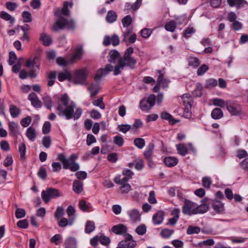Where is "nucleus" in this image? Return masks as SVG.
Segmentation results:
<instances>
[{"label":"nucleus","mask_w":248,"mask_h":248,"mask_svg":"<svg viewBox=\"0 0 248 248\" xmlns=\"http://www.w3.org/2000/svg\"><path fill=\"white\" fill-rule=\"evenodd\" d=\"M9 111L11 116L13 118L17 117L21 112L20 109L14 105H11L10 106Z\"/></svg>","instance_id":"31"},{"label":"nucleus","mask_w":248,"mask_h":248,"mask_svg":"<svg viewBox=\"0 0 248 248\" xmlns=\"http://www.w3.org/2000/svg\"><path fill=\"white\" fill-rule=\"evenodd\" d=\"M227 1L230 6H235L237 9L244 7L248 4L245 0H227Z\"/></svg>","instance_id":"14"},{"label":"nucleus","mask_w":248,"mask_h":248,"mask_svg":"<svg viewBox=\"0 0 248 248\" xmlns=\"http://www.w3.org/2000/svg\"><path fill=\"white\" fill-rule=\"evenodd\" d=\"M164 214L162 211H158L153 217V221L155 224H159L162 223L164 219Z\"/></svg>","instance_id":"20"},{"label":"nucleus","mask_w":248,"mask_h":248,"mask_svg":"<svg viewBox=\"0 0 248 248\" xmlns=\"http://www.w3.org/2000/svg\"><path fill=\"white\" fill-rule=\"evenodd\" d=\"M178 162V159L174 157L168 156L164 159V163L169 167H172L176 165Z\"/></svg>","instance_id":"18"},{"label":"nucleus","mask_w":248,"mask_h":248,"mask_svg":"<svg viewBox=\"0 0 248 248\" xmlns=\"http://www.w3.org/2000/svg\"><path fill=\"white\" fill-rule=\"evenodd\" d=\"M212 207L217 213H220L224 210L223 204L219 201H214L212 203Z\"/></svg>","instance_id":"28"},{"label":"nucleus","mask_w":248,"mask_h":248,"mask_svg":"<svg viewBox=\"0 0 248 248\" xmlns=\"http://www.w3.org/2000/svg\"><path fill=\"white\" fill-rule=\"evenodd\" d=\"M211 116L214 119H219L223 117V112L220 108H215L211 112Z\"/></svg>","instance_id":"35"},{"label":"nucleus","mask_w":248,"mask_h":248,"mask_svg":"<svg viewBox=\"0 0 248 248\" xmlns=\"http://www.w3.org/2000/svg\"><path fill=\"white\" fill-rule=\"evenodd\" d=\"M117 15L116 13L110 10L108 12L106 16V20L108 23H113L116 20Z\"/></svg>","instance_id":"32"},{"label":"nucleus","mask_w":248,"mask_h":248,"mask_svg":"<svg viewBox=\"0 0 248 248\" xmlns=\"http://www.w3.org/2000/svg\"><path fill=\"white\" fill-rule=\"evenodd\" d=\"M31 121V117L30 116H27L26 118H24L21 120L20 123L23 127H26L30 125Z\"/></svg>","instance_id":"58"},{"label":"nucleus","mask_w":248,"mask_h":248,"mask_svg":"<svg viewBox=\"0 0 248 248\" xmlns=\"http://www.w3.org/2000/svg\"><path fill=\"white\" fill-rule=\"evenodd\" d=\"M95 229L94 223L92 221H87L85 228V232L87 233H90Z\"/></svg>","instance_id":"40"},{"label":"nucleus","mask_w":248,"mask_h":248,"mask_svg":"<svg viewBox=\"0 0 248 248\" xmlns=\"http://www.w3.org/2000/svg\"><path fill=\"white\" fill-rule=\"evenodd\" d=\"M226 108L232 115H240L242 110L240 105L234 102H232L230 100H229V103H228Z\"/></svg>","instance_id":"8"},{"label":"nucleus","mask_w":248,"mask_h":248,"mask_svg":"<svg viewBox=\"0 0 248 248\" xmlns=\"http://www.w3.org/2000/svg\"><path fill=\"white\" fill-rule=\"evenodd\" d=\"M88 75V71L86 68L76 70L72 78L73 82L76 84H85Z\"/></svg>","instance_id":"4"},{"label":"nucleus","mask_w":248,"mask_h":248,"mask_svg":"<svg viewBox=\"0 0 248 248\" xmlns=\"http://www.w3.org/2000/svg\"><path fill=\"white\" fill-rule=\"evenodd\" d=\"M79 206L80 209L84 212L88 211L89 209V206L87 204L86 202L82 200L79 201Z\"/></svg>","instance_id":"55"},{"label":"nucleus","mask_w":248,"mask_h":248,"mask_svg":"<svg viewBox=\"0 0 248 248\" xmlns=\"http://www.w3.org/2000/svg\"><path fill=\"white\" fill-rule=\"evenodd\" d=\"M146 231V226L144 224L138 226L136 229V232L139 235H143L145 233Z\"/></svg>","instance_id":"61"},{"label":"nucleus","mask_w":248,"mask_h":248,"mask_svg":"<svg viewBox=\"0 0 248 248\" xmlns=\"http://www.w3.org/2000/svg\"><path fill=\"white\" fill-rule=\"evenodd\" d=\"M176 28V25L175 21L171 20L166 24L165 25V29L169 31L173 32Z\"/></svg>","instance_id":"42"},{"label":"nucleus","mask_w":248,"mask_h":248,"mask_svg":"<svg viewBox=\"0 0 248 248\" xmlns=\"http://www.w3.org/2000/svg\"><path fill=\"white\" fill-rule=\"evenodd\" d=\"M62 195L60 194L58 189L49 187L42 192L41 196L43 200L46 203L49 202L51 199L56 198Z\"/></svg>","instance_id":"5"},{"label":"nucleus","mask_w":248,"mask_h":248,"mask_svg":"<svg viewBox=\"0 0 248 248\" xmlns=\"http://www.w3.org/2000/svg\"><path fill=\"white\" fill-rule=\"evenodd\" d=\"M26 135L30 140L33 141L36 137V131L33 127L30 126L27 129Z\"/></svg>","instance_id":"29"},{"label":"nucleus","mask_w":248,"mask_h":248,"mask_svg":"<svg viewBox=\"0 0 248 248\" xmlns=\"http://www.w3.org/2000/svg\"><path fill=\"white\" fill-rule=\"evenodd\" d=\"M25 65L27 67H36L38 69H39L40 62L39 61V57L35 56L33 59L30 58L27 60Z\"/></svg>","instance_id":"12"},{"label":"nucleus","mask_w":248,"mask_h":248,"mask_svg":"<svg viewBox=\"0 0 248 248\" xmlns=\"http://www.w3.org/2000/svg\"><path fill=\"white\" fill-rule=\"evenodd\" d=\"M182 100L184 106L190 105L192 106L193 101L192 96L188 93L184 94L182 97Z\"/></svg>","instance_id":"27"},{"label":"nucleus","mask_w":248,"mask_h":248,"mask_svg":"<svg viewBox=\"0 0 248 248\" xmlns=\"http://www.w3.org/2000/svg\"><path fill=\"white\" fill-rule=\"evenodd\" d=\"M200 230L201 229L199 227L189 226L186 230V233L188 234H197L200 232Z\"/></svg>","instance_id":"44"},{"label":"nucleus","mask_w":248,"mask_h":248,"mask_svg":"<svg viewBox=\"0 0 248 248\" xmlns=\"http://www.w3.org/2000/svg\"><path fill=\"white\" fill-rule=\"evenodd\" d=\"M155 96L154 94L150 95L147 99L141 100L140 103V107L142 111L150 110L155 105Z\"/></svg>","instance_id":"6"},{"label":"nucleus","mask_w":248,"mask_h":248,"mask_svg":"<svg viewBox=\"0 0 248 248\" xmlns=\"http://www.w3.org/2000/svg\"><path fill=\"white\" fill-rule=\"evenodd\" d=\"M51 128V124L49 122H46L42 128V132L44 134H48L50 131Z\"/></svg>","instance_id":"62"},{"label":"nucleus","mask_w":248,"mask_h":248,"mask_svg":"<svg viewBox=\"0 0 248 248\" xmlns=\"http://www.w3.org/2000/svg\"><path fill=\"white\" fill-rule=\"evenodd\" d=\"M83 49L81 46H78L76 48L75 51L73 54L71 61H73L76 60L80 59L82 55Z\"/></svg>","instance_id":"23"},{"label":"nucleus","mask_w":248,"mask_h":248,"mask_svg":"<svg viewBox=\"0 0 248 248\" xmlns=\"http://www.w3.org/2000/svg\"><path fill=\"white\" fill-rule=\"evenodd\" d=\"M206 202V199H204L202 200V204L198 206L196 204V214H203L209 210V206L205 202Z\"/></svg>","instance_id":"16"},{"label":"nucleus","mask_w":248,"mask_h":248,"mask_svg":"<svg viewBox=\"0 0 248 248\" xmlns=\"http://www.w3.org/2000/svg\"><path fill=\"white\" fill-rule=\"evenodd\" d=\"M114 143L119 147H122L124 143L123 138L120 136H116L113 139Z\"/></svg>","instance_id":"49"},{"label":"nucleus","mask_w":248,"mask_h":248,"mask_svg":"<svg viewBox=\"0 0 248 248\" xmlns=\"http://www.w3.org/2000/svg\"><path fill=\"white\" fill-rule=\"evenodd\" d=\"M108 56L109 59H108V61L110 62L115 63V60L120 57V54L118 51L113 50L109 52Z\"/></svg>","instance_id":"33"},{"label":"nucleus","mask_w":248,"mask_h":248,"mask_svg":"<svg viewBox=\"0 0 248 248\" xmlns=\"http://www.w3.org/2000/svg\"><path fill=\"white\" fill-rule=\"evenodd\" d=\"M88 90L90 93V96L94 97L98 93L99 87L98 84H92L88 87Z\"/></svg>","instance_id":"25"},{"label":"nucleus","mask_w":248,"mask_h":248,"mask_svg":"<svg viewBox=\"0 0 248 248\" xmlns=\"http://www.w3.org/2000/svg\"><path fill=\"white\" fill-rule=\"evenodd\" d=\"M69 98L67 94H62L60 98L57 103L56 110L58 111V114L60 116H64L67 120L74 119L78 120L80 117L82 109L80 108H76V111H74V108H76V104L72 102L68 104Z\"/></svg>","instance_id":"1"},{"label":"nucleus","mask_w":248,"mask_h":248,"mask_svg":"<svg viewBox=\"0 0 248 248\" xmlns=\"http://www.w3.org/2000/svg\"><path fill=\"white\" fill-rule=\"evenodd\" d=\"M64 214V210L62 207H58L55 213V217L58 220Z\"/></svg>","instance_id":"57"},{"label":"nucleus","mask_w":248,"mask_h":248,"mask_svg":"<svg viewBox=\"0 0 248 248\" xmlns=\"http://www.w3.org/2000/svg\"><path fill=\"white\" fill-rule=\"evenodd\" d=\"M209 67L206 64L202 65L197 70V75L198 76L203 75L208 70Z\"/></svg>","instance_id":"53"},{"label":"nucleus","mask_w":248,"mask_h":248,"mask_svg":"<svg viewBox=\"0 0 248 248\" xmlns=\"http://www.w3.org/2000/svg\"><path fill=\"white\" fill-rule=\"evenodd\" d=\"M65 248H77V242L74 238L69 237L65 241Z\"/></svg>","instance_id":"34"},{"label":"nucleus","mask_w":248,"mask_h":248,"mask_svg":"<svg viewBox=\"0 0 248 248\" xmlns=\"http://www.w3.org/2000/svg\"><path fill=\"white\" fill-rule=\"evenodd\" d=\"M114 46H116L120 44V40L118 36L116 34H113L111 37L108 36H106L103 41V45L105 46H108L110 44Z\"/></svg>","instance_id":"10"},{"label":"nucleus","mask_w":248,"mask_h":248,"mask_svg":"<svg viewBox=\"0 0 248 248\" xmlns=\"http://www.w3.org/2000/svg\"><path fill=\"white\" fill-rule=\"evenodd\" d=\"M127 227L123 224H119L113 226L111 228V231L116 234L123 235L127 232Z\"/></svg>","instance_id":"11"},{"label":"nucleus","mask_w":248,"mask_h":248,"mask_svg":"<svg viewBox=\"0 0 248 248\" xmlns=\"http://www.w3.org/2000/svg\"><path fill=\"white\" fill-rule=\"evenodd\" d=\"M202 186L204 187L209 188L211 184V180L208 177H204L202 179Z\"/></svg>","instance_id":"60"},{"label":"nucleus","mask_w":248,"mask_h":248,"mask_svg":"<svg viewBox=\"0 0 248 248\" xmlns=\"http://www.w3.org/2000/svg\"><path fill=\"white\" fill-rule=\"evenodd\" d=\"M132 19L130 16L127 15L122 19V23L124 27H127L132 23Z\"/></svg>","instance_id":"51"},{"label":"nucleus","mask_w":248,"mask_h":248,"mask_svg":"<svg viewBox=\"0 0 248 248\" xmlns=\"http://www.w3.org/2000/svg\"><path fill=\"white\" fill-rule=\"evenodd\" d=\"M127 214L132 222H135L140 221V215L137 209H134L128 211Z\"/></svg>","instance_id":"15"},{"label":"nucleus","mask_w":248,"mask_h":248,"mask_svg":"<svg viewBox=\"0 0 248 248\" xmlns=\"http://www.w3.org/2000/svg\"><path fill=\"white\" fill-rule=\"evenodd\" d=\"M24 22H30L32 21L31 15L28 11H24L22 14Z\"/></svg>","instance_id":"50"},{"label":"nucleus","mask_w":248,"mask_h":248,"mask_svg":"<svg viewBox=\"0 0 248 248\" xmlns=\"http://www.w3.org/2000/svg\"><path fill=\"white\" fill-rule=\"evenodd\" d=\"M178 153L180 155L185 156L188 153V149L186 146L183 143H180L176 145Z\"/></svg>","instance_id":"37"},{"label":"nucleus","mask_w":248,"mask_h":248,"mask_svg":"<svg viewBox=\"0 0 248 248\" xmlns=\"http://www.w3.org/2000/svg\"><path fill=\"white\" fill-rule=\"evenodd\" d=\"M56 78V71H51L47 74V78L48 79L47 85L48 86H52L55 82V79Z\"/></svg>","instance_id":"36"},{"label":"nucleus","mask_w":248,"mask_h":248,"mask_svg":"<svg viewBox=\"0 0 248 248\" xmlns=\"http://www.w3.org/2000/svg\"><path fill=\"white\" fill-rule=\"evenodd\" d=\"M73 4L72 2L64 1L63 2V7L61 11L62 15L66 16H69L70 15V12L68 7L72 8L73 7Z\"/></svg>","instance_id":"17"},{"label":"nucleus","mask_w":248,"mask_h":248,"mask_svg":"<svg viewBox=\"0 0 248 248\" xmlns=\"http://www.w3.org/2000/svg\"><path fill=\"white\" fill-rule=\"evenodd\" d=\"M228 103H229V100L224 101L223 100L218 98H216L213 100V103L215 106L221 108H223L225 106L227 107Z\"/></svg>","instance_id":"38"},{"label":"nucleus","mask_w":248,"mask_h":248,"mask_svg":"<svg viewBox=\"0 0 248 248\" xmlns=\"http://www.w3.org/2000/svg\"><path fill=\"white\" fill-rule=\"evenodd\" d=\"M58 78L60 81H63L66 79L70 81L72 77L70 72L65 70L64 72H59L58 74Z\"/></svg>","instance_id":"19"},{"label":"nucleus","mask_w":248,"mask_h":248,"mask_svg":"<svg viewBox=\"0 0 248 248\" xmlns=\"http://www.w3.org/2000/svg\"><path fill=\"white\" fill-rule=\"evenodd\" d=\"M173 230H172L164 229L161 231L160 235L164 238H169L173 233Z\"/></svg>","instance_id":"47"},{"label":"nucleus","mask_w":248,"mask_h":248,"mask_svg":"<svg viewBox=\"0 0 248 248\" xmlns=\"http://www.w3.org/2000/svg\"><path fill=\"white\" fill-rule=\"evenodd\" d=\"M196 203L188 200H185L182 207L183 213L188 216L196 214Z\"/></svg>","instance_id":"7"},{"label":"nucleus","mask_w":248,"mask_h":248,"mask_svg":"<svg viewBox=\"0 0 248 248\" xmlns=\"http://www.w3.org/2000/svg\"><path fill=\"white\" fill-rule=\"evenodd\" d=\"M99 242L101 244L104 246H108L110 242V239L108 237H107L105 235H100L99 236Z\"/></svg>","instance_id":"52"},{"label":"nucleus","mask_w":248,"mask_h":248,"mask_svg":"<svg viewBox=\"0 0 248 248\" xmlns=\"http://www.w3.org/2000/svg\"><path fill=\"white\" fill-rule=\"evenodd\" d=\"M8 126L10 130V135L12 136H16L18 133L17 124L13 122H11L9 123Z\"/></svg>","instance_id":"26"},{"label":"nucleus","mask_w":248,"mask_h":248,"mask_svg":"<svg viewBox=\"0 0 248 248\" xmlns=\"http://www.w3.org/2000/svg\"><path fill=\"white\" fill-rule=\"evenodd\" d=\"M200 64L199 60L196 57H190L188 59V64L190 66L198 67Z\"/></svg>","instance_id":"46"},{"label":"nucleus","mask_w":248,"mask_h":248,"mask_svg":"<svg viewBox=\"0 0 248 248\" xmlns=\"http://www.w3.org/2000/svg\"><path fill=\"white\" fill-rule=\"evenodd\" d=\"M161 118L163 119L168 120L170 124H174L179 122V120L174 119L171 115L166 112L161 113Z\"/></svg>","instance_id":"21"},{"label":"nucleus","mask_w":248,"mask_h":248,"mask_svg":"<svg viewBox=\"0 0 248 248\" xmlns=\"http://www.w3.org/2000/svg\"><path fill=\"white\" fill-rule=\"evenodd\" d=\"M155 148V145L153 143H150L146 147L143 153L144 157L149 162V165L153 163L152 156Z\"/></svg>","instance_id":"9"},{"label":"nucleus","mask_w":248,"mask_h":248,"mask_svg":"<svg viewBox=\"0 0 248 248\" xmlns=\"http://www.w3.org/2000/svg\"><path fill=\"white\" fill-rule=\"evenodd\" d=\"M44 105L47 108L51 109L52 107V102L50 97L46 95L43 98Z\"/></svg>","instance_id":"45"},{"label":"nucleus","mask_w":248,"mask_h":248,"mask_svg":"<svg viewBox=\"0 0 248 248\" xmlns=\"http://www.w3.org/2000/svg\"><path fill=\"white\" fill-rule=\"evenodd\" d=\"M42 143L44 147L46 148H48L51 143V140L49 136H45L43 138L42 140Z\"/></svg>","instance_id":"59"},{"label":"nucleus","mask_w":248,"mask_h":248,"mask_svg":"<svg viewBox=\"0 0 248 248\" xmlns=\"http://www.w3.org/2000/svg\"><path fill=\"white\" fill-rule=\"evenodd\" d=\"M40 40L43 42L44 45L48 46L52 43V39L50 36L42 33L41 34Z\"/></svg>","instance_id":"30"},{"label":"nucleus","mask_w":248,"mask_h":248,"mask_svg":"<svg viewBox=\"0 0 248 248\" xmlns=\"http://www.w3.org/2000/svg\"><path fill=\"white\" fill-rule=\"evenodd\" d=\"M26 211L24 209L17 208L16 210L15 215L17 218H21L25 216Z\"/></svg>","instance_id":"54"},{"label":"nucleus","mask_w":248,"mask_h":248,"mask_svg":"<svg viewBox=\"0 0 248 248\" xmlns=\"http://www.w3.org/2000/svg\"><path fill=\"white\" fill-rule=\"evenodd\" d=\"M73 190L77 193H80L83 191V183L79 180H75L73 185Z\"/></svg>","instance_id":"24"},{"label":"nucleus","mask_w":248,"mask_h":248,"mask_svg":"<svg viewBox=\"0 0 248 248\" xmlns=\"http://www.w3.org/2000/svg\"><path fill=\"white\" fill-rule=\"evenodd\" d=\"M38 176L41 179L45 180L46 177V170L43 167H41L38 172Z\"/></svg>","instance_id":"63"},{"label":"nucleus","mask_w":248,"mask_h":248,"mask_svg":"<svg viewBox=\"0 0 248 248\" xmlns=\"http://www.w3.org/2000/svg\"><path fill=\"white\" fill-rule=\"evenodd\" d=\"M134 52L132 47H129L124 52L123 57L119 58L118 64L114 67V75H118L121 73L124 67L133 69L137 63V60L131 56Z\"/></svg>","instance_id":"2"},{"label":"nucleus","mask_w":248,"mask_h":248,"mask_svg":"<svg viewBox=\"0 0 248 248\" xmlns=\"http://www.w3.org/2000/svg\"><path fill=\"white\" fill-rule=\"evenodd\" d=\"M65 27L70 30H74L75 28V24L73 19L67 20L66 18L60 16L58 19L55 22L51 27L52 31H58L63 30Z\"/></svg>","instance_id":"3"},{"label":"nucleus","mask_w":248,"mask_h":248,"mask_svg":"<svg viewBox=\"0 0 248 248\" xmlns=\"http://www.w3.org/2000/svg\"><path fill=\"white\" fill-rule=\"evenodd\" d=\"M67 168L64 169H70L72 171H76L79 169V165L75 161H71L69 159L67 160Z\"/></svg>","instance_id":"22"},{"label":"nucleus","mask_w":248,"mask_h":248,"mask_svg":"<svg viewBox=\"0 0 248 248\" xmlns=\"http://www.w3.org/2000/svg\"><path fill=\"white\" fill-rule=\"evenodd\" d=\"M134 145L139 149H142L145 144V140L142 138H137L134 141Z\"/></svg>","instance_id":"43"},{"label":"nucleus","mask_w":248,"mask_h":248,"mask_svg":"<svg viewBox=\"0 0 248 248\" xmlns=\"http://www.w3.org/2000/svg\"><path fill=\"white\" fill-rule=\"evenodd\" d=\"M29 99L31 102V105L35 108H39L42 106V103L39 99L37 95L34 93H31L29 95Z\"/></svg>","instance_id":"13"},{"label":"nucleus","mask_w":248,"mask_h":248,"mask_svg":"<svg viewBox=\"0 0 248 248\" xmlns=\"http://www.w3.org/2000/svg\"><path fill=\"white\" fill-rule=\"evenodd\" d=\"M26 148L24 143H21L19 145L18 152L20 154V157L21 160L24 161L26 159Z\"/></svg>","instance_id":"39"},{"label":"nucleus","mask_w":248,"mask_h":248,"mask_svg":"<svg viewBox=\"0 0 248 248\" xmlns=\"http://www.w3.org/2000/svg\"><path fill=\"white\" fill-rule=\"evenodd\" d=\"M152 32V31L151 29L144 28L141 30L140 34L141 36L144 38H148Z\"/></svg>","instance_id":"56"},{"label":"nucleus","mask_w":248,"mask_h":248,"mask_svg":"<svg viewBox=\"0 0 248 248\" xmlns=\"http://www.w3.org/2000/svg\"><path fill=\"white\" fill-rule=\"evenodd\" d=\"M93 104L95 106L99 107L100 108L102 109H104L105 108V105L103 103L102 97L93 100Z\"/></svg>","instance_id":"48"},{"label":"nucleus","mask_w":248,"mask_h":248,"mask_svg":"<svg viewBox=\"0 0 248 248\" xmlns=\"http://www.w3.org/2000/svg\"><path fill=\"white\" fill-rule=\"evenodd\" d=\"M125 242L124 247L125 248H135L137 243L135 241L132 240V241H123Z\"/></svg>","instance_id":"64"},{"label":"nucleus","mask_w":248,"mask_h":248,"mask_svg":"<svg viewBox=\"0 0 248 248\" xmlns=\"http://www.w3.org/2000/svg\"><path fill=\"white\" fill-rule=\"evenodd\" d=\"M0 17L6 21H10L11 24H13L15 21V18L14 17H12L10 15L4 11H2L0 13Z\"/></svg>","instance_id":"41"}]
</instances>
